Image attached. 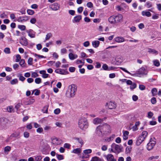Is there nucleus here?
I'll list each match as a JSON object with an SVG mask.
<instances>
[{"instance_id": "28", "label": "nucleus", "mask_w": 161, "mask_h": 161, "mask_svg": "<svg viewBox=\"0 0 161 161\" xmlns=\"http://www.w3.org/2000/svg\"><path fill=\"white\" fill-rule=\"evenodd\" d=\"M19 135L20 133L19 132H15L11 135L10 138L16 137L18 136Z\"/></svg>"}, {"instance_id": "41", "label": "nucleus", "mask_w": 161, "mask_h": 161, "mask_svg": "<svg viewBox=\"0 0 161 161\" xmlns=\"http://www.w3.org/2000/svg\"><path fill=\"white\" fill-rule=\"evenodd\" d=\"M4 52L7 54H9L10 53V49L8 47L5 48L4 50Z\"/></svg>"}, {"instance_id": "13", "label": "nucleus", "mask_w": 161, "mask_h": 161, "mask_svg": "<svg viewBox=\"0 0 161 161\" xmlns=\"http://www.w3.org/2000/svg\"><path fill=\"white\" fill-rule=\"evenodd\" d=\"M8 121V119L6 118L3 117L0 118V125L2 126L6 125Z\"/></svg>"}, {"instance_id": "9", "label": "nucleus", "mask_w": 161, "mask_h": 161, "mask_svg": "<svg viewBox=\"0 0 161 161\" xmlns=\"http://www.w3.org/2000/svg\"><path fill=\"white\" fill-rule=\"evenodd\" d=\"M103 121V119L99 118H96L92 120V123L95 125H98L101 123Z\"/></svg>"}, {"instance_id": "2", "label": "nucleus", "mask_w": 161, "mask_h": 161, "mask_svg": "<svg viewBox=\"0 0 161 161\" xmlns=\"http://www.w3.org/2000/svg\"><path fill=\"white\" fill-rule=\"evenodd\" d=\"M77 86L75 84H71L68 86L67 90L65 96L68 98L74 97L76 94L77 91Z\"/></svg>"}, {"instance_id": "35", "label": "nucleus", "mask_w": 161, "mask_h": 161, "mask_svg": "<svg viewBox=\"0 0 161 161\" xmlns=\"http://www.w3.org/2000/svg\"><path fill=\"white\" fill-rule=\"evenodd\" d=\"M27 12L28 14L30 15H32L35 13V12L34 10L30 9H27Z\"/></svg>"}, {"instance_id": "18", "label": "nucleus", "mask_w": 161, "mask_h": 161, "mask_svg": "<svg viewBox=\"0 0 161 161\" xmlns=\"http://www.w3.org/2000/svg\"><path fill=\"white\" fill-rule=\"evenodd\" d=\"M40 74H42V77L44 78H46L48 77L49 75L46 73V71L44 70H41L39 71Z\"/></svg>"}, {"instance_id": "31", "label": "nucleus", "mask_w": 161, "mask_h": 161, "mask_svg": "<svg viewBox=\"0 0 161 161\" xmlns=\"http://www.w3.org/2000/svg\"><path fill=\"white\" fill-rule=\"evenodd\" d=\"M52 36V35L51 33H47L45 37V41L48 40Z\"/></svg>"}, {"instance_id": "32", "label": "nucleus", "mask_w": 161, "mask_h": 161, "mask_svg": "<svg viewBox=\"0 0 161 161\" xmlns=\"http://www.w3.org/2000/svg\"><path fill=\"white\" fill-rule=\"evenodd\" d=\"M7 110L9 112H14L13 107L12 106L8 107L7 108Z\"/></svg>"}, {"instance_id": "45", "label": "nucleus", "mask_w": 161, "mask_h": 161, "mask_svg": "<svg viewBox=\"0 0 161 161\" xmlns=\"http://www.w3.org/2000/svg\"><path fill=\"white\" fill-rule=\"evenodd\" d=\"M92 152V150L91 149H88L84 150L83 151V153L85 154H87L88 153H90Z\"/></svg>"}, {"instance_id": "1", "label": "nucleus", "mask_w": 161, "mask_h": 161, "mask_svg": "<svg viewBox=\"0 0 161 161\" xmlns=\"http://www.w3.org/2000/svg\"><path fill=\"white\" fill-rule=\"evenodd\" d=\"M110 132V127L107 123H104L102 125H100L97 127L96 133L99 136L102 137L103 135L107 133Z\"/></svg>"}, {"instance_id": "8", "label": "nucleus", "mask_w": 161, "mask_h": 161, "mask_svg": "<svg viewBox=\"0 0 161 161\" xmlns=\"http://www.w3.org/2000/svg\"><path fill=\"white\" fill-rule=\"evenodd\" d=\"M28 35L31 38H34L36 37V32L32 29H29L26 31Z\"/></svg>"}, {"instance_id": "50", "label": "nucleus", "mask_w": 161, "mask_h": 161, "mask_svg": "<svg viewBox=\"0 0 161 161\" xmlns=\"http://www.w3.org/2000/svg\"><path fill=\"white\" fill-rule=\"evenodd\" d=\"M60 110L59 108H57L54 110V113L56 114H58L60 113Z\"/></svg>"}, {"instance_id": "58", "label": "nucleus", "mask_w": 161, "mask_h": 161, "mask_svg": "<svg viewBox=\"0 0 161 161\" xmlns=\"http://www.w3.org/2000/svg\"><path fill=\"white\" fill-rule=\"evenodd\" d=\"M21 103H18L15 107V108L17 110V111L18 110V109L20 108L21 106Z\"/></svg>"}, {"instance_id": "62", "label": "nucleus", "mask_w": 161, "mask_h": 161, "mask_svg": "<svg viewBox=\"0 0 161 161\" xmlns=\"http://www.w3.org/2000/svg\"><path fill=\"white\" fill-rule=\"evenodd\" d=\"M90 44L89 42L88 41L85 42L83 43V45L85 47H88Z\"/></svg>"}, {"instance_id": "19", "label": "nucleus", "mask_w": 161, "mask_h": 161, "mask_svg": "<svg viewBox=\"0 0 161 161\" xmlns=\"http://www.w3.org/2000/svg\"><path fill=\"white\" fill-rule=\"evenodd\" d=\"M69 57L70 59L74 60L77 58L78 56L76 54H74L72 53H70L69 54Z\"/></svg>"}, {"instance_id": "34", "label": "nucleus", "mask_w": 161, "mask_h": 161, "mask_svg": "<svg viewBox=\"0 0 161 161\" xmlns=\"http://www.w3.org/2000/svg\"><path fill=\"white\" fill-rule=\"evenodd\" d=\"M90 161H101V159L98 157L95 156L92 157Z\"/></svg>"}, {"instance_id": "61", "label": "nucleus", "mask_w": 161, "mask_h": 161, "mask_svg": "<svg viewBox=\"0 0 161 161\" xmlns=\"http://www.w3.org/2000/svg\"><path fill=\"white\" fill-rule=\"evenodd\" d=\"M83 8L82 7H79L77 9L78 12L79 13H81L83 10Z\"/></svg>"}, {"instance_id": "42", "label": "nucleus", "mask_w": 161, "mask_h": 161, "mask_svg": "<svg viewBox=\"0 0 161 161\" xmlns=\"http://www.w3.org/2000/svg\"><path fill=\"white\" fill-rule=\"evenodd\" d=\"M152 93L153 96L155 95L156 94L157 92V90L156 88H154L152 90Z\"/></svg>"}, {"instance_id": "21", "label": "nucleus", "mask_w": 161, "mask_h": 161, "mask_svg": "<svg viewBox=\"0 0 161 161\" xmlns=\"http://www.w3.org/2000/svg\"><path fill=\"white\" fill-rule=\"evenodd\" d=\"M142 14L143 16H146L149 17L151 16V14L150 12L146 11H142Z\"/></svg>"}, {"instance_id": "48", "label": "nucleus", "mask_w": 161, "mask_h": 161, "mask_svg": "<svg viewBox=\"0 0 161 161\" xmlns=\"http://www.w3.org/2000/svg\"><path fill=\"white\" fill-rule=\"evenodd\" d=\"M35 91V92L34 93V94L35 95H38L40 93V91L39 90H36L33 91L32 94H33Z\"/></svg>"}, {"instance_id": "55", "label": "nucleus", "mask_w": 161, "mask_h": 161, "mask_svg": "<svg viewBox=\"0 0 161 161\" xmlns=\"http://www.w3.org/2000/svg\"><path fill=\"white\" fill-rule=\"evenodd\" d=\"M151 102L153 104H155L156 103V100L155 97H152L151 100Z\"/></svg>"}, {"instance_id": "12", "label": "nucleus", "mask_w": 161, "mask_h": 161, "mask_svg": "<svg viewBox=\"0 0 161 161\" xmlns=\"http://www.w3.org/2000/svg\"><path fill=\"white\" fill-rule=\"evenodd\" d=\"M29 17L27 16H21L17 19L19 22H23L27 21L29 19Z\"/></svg>"}, {"instance_id": "37", "label": "nucleus", "mask_w": 161, "mask_h": 161, "mask_svg": "<svg viewBox=\"0 0 161 161\" xmlns=\"http://www.w3.org/2000/svg\"><path fill=\"white\" fill-rule=\"evenodd\" d=\"M57 158L59 160H62L64 159V157L63 155L57 154H56Z\"/></svg>"}, {"instance_id": "59", "label": "nucleus", "mask_w": 161, "mask_h": 161, "mask_svg": "<svg viewBox=\"0 0 161 161\" xmlns=\"http://www.w3.org/2000/svg\"><path fill=\"white\" fill-rule=\"evenodd\" d=\"M19 61V64L20 65L23 67V66H22L25 63V60L24 59H21Z\"/></svg>"}, {"instance_id": "23", "label": "nucleus", "mask_w": 161, "mask_h": 161, "mask_svg": "<svg viewBox=\"0 0 161 161\" xmlns=\"http://www.w3.org/2000/svg\"><path fill=\"white\" fill-rule=\"evenodd\" d=\"M81 151V149L80 148H77L74 149L71 152L72 153H75V154H79Z\"/></svg>"}, {"instance_id": "17", "label": "nucleus", "mask_w": 161, "mask_h": 161, "mask_svg": "<svg viewBox=\"0 0 161 161\" xmlns=\"http://www.w3.org/2000/svg\"><path fill=\"white\" fill-rule=\"evenodd\" d=\"M139 74L141 75H146L148 73L147 70H146L145 69L144 67H142L139 69Z\"/></svg>"}, {"instance_id": "33", "label": "nucleus", "mask_w": 161, "mask_h": 161, "mask_svg": "<svg viewBox=\"0 0 161 161\" xmlns=\"http://www.w3.org/2000/svg\"><path fill=\"white\" fill-rule=\"evenodd\" d=\"M153 62L154 65L158 67L160 65V63L158 60H155L153 61Z\"/></svg>"}, {"instance_id": "52", "label": "nucleus", "mask_w": 161, "mask_h": 161, "mask_svg": "<svg viewBox=\"0 0 161 161\" xmlns=\"http://www.w3.org/2000/svg\"><path fill=\"white\" fill-rule=\"evenodd\" d=\"M36 21V19L35 18H32L30 20V22L32 24H35Z\"/></svg>"}, {"instance_id": "29", "label": "nucleus", "mask_w": 161, "mask_h": 161, "mask_svg": "<svg viewBox=\"0 0 161 161\" xmlns=\"http://www.w3.org/2000/svg\"><path fill=\"white\" fill-rule=\"evenodd\" d=\"M18 81L17 79L15 78L10 81V84L12 85H15L18 83Z\"/></svg>"}, {"instance_id": "10", "label": "nucleus", "mask_w": 161, "mask_h": 161, "mask_svg": "<svg viewBox=\"0 0 161 161\" xmlns=\"http://www.w3.org/2000/svg\"><path fill=\"white\" fill-rule=\"evenodd\" d=\"M123 19V16L120 14H118L117 15L114 16L115 23L120 22Z\"/></svg>"}, {"instance_id": "20", "label": "nucleus", "mask_w": 161, "mask_h": 161, "mask_svg": "<svg viewBox=\"0 0 161 161\" xmlns=\"http://www.w3.org/2000/svg\"><path fill=\"white\" fill-rule=\"evenodd\" d=\"M104 156L106 158L107 161H110L114 158V156L110 154L107 155H104Z\"/></svg>"}, {"instance_id": "39", "label": "nucleus", "mask_w": 161, "mask_h": 161, "mask_svg": "<svg viewBox=\"0 0 161 161\" xmlns=\"http://www.w3.org/2000/svg\"><path fill=\"white\" fill-rule=\"evenodd\" d=\"M18 28L21 31H23L25 29L26 27L24 25H19L18 26Z\"/></svg>"}, {"instance_id": "30", "label": "nucleus", "mask_w": 161, "mask_h": 161, "mask_svg": "<svg viewBox=\"0 0 161 161\" xmlns=\"http://www.w3.org/2000/svg\"><path fill=\"white\" fill-rule=\"evenodd\" d=\"M75 139L77 140L78 142L80 144L81 147L84 144V142L83 140L81 138H75Z\"/></svg>"}, {"instance_id": "6", "label": "nucleus", "mask_w": 161, "mask_h": 161, "mask_svg": "<svg viewBox=\"0 0 161 161\" xmlns=\"http://www.w3.org/2000/svg\"><path fill=\"white\" fill-rule=\"evenodd\" d=\"M106 106L109 109H113L116 108V105L115 102L110 101L106 103Z\"/></svg>"}, {"instance_id": "5", "label": "nucleus", "mask_w": 161, "mask_h": 161, "mask_svg": "<svg viewBox=\"0 0 161 161\" xmlns=\"http://www.w3.org/2000/svg\"><path fill=\"white\" fill-rule=\"evenodd\" d=\"M156 143L155 139L151 138L148 143L147 144V148L148 150L152 149Z\"/></svg>"}, {"instance_id": "57", "label": "nucleus", "mask_w": 161, "mask_h": 161, "mask_svg": "<svg viewBox=\"0 0 161 161\" xmlns=\"http://www.w3.org/2000/svg\"><path fill=\"white\" fill-rule=\"evenodd\" d=\"M43 131V129L42 128L39 127L36 130V132L37 133H41Z\"/></svg>"}, {"instance_id": "46", "label": "nucleus", "mask_w": 161, "mask_h": 161, "mask_svg": "<svg viewBox=\"0 0 161 161\" xmlns=\"http://www.w3.org/2000/svg\"><path fill=\"white\" fill-rule=\"evenodd\" d=\"M39 75L36 72H32L31 73V77L33 78H36Z\"/></svg>"}, {"instance_id": "27", "label": "nucleus", "mask_w": 161, "mask_h": 161, "mask_svg": "<svg viewBox=\"0 0 161 161\" xmlns=\"http://www.w3.org/2000/svg\"><path fill=\"white\" fill-rule=\"evenodd\" d=\"M148 52L149 53L155 54L156 55L158 53V52L154 49H152L151 48H148Z\"/></svg>"}, {"instance_id": "63", "label": "nucleus", "mask_w": 161, "mask_h": 161, "mask_svg": "<svg viewBox=\"0 0 161 161\" xmlns=\"http://www.w3.org/2000/svg\"><path fill=\"white\" fill-rule=\"evenodd\" d=\"M115 136L114 135H113L109 137L107 139V140L108 141H112L113 140Z\"/></svg>"}, {"instance_id": "54", "label": "nucleus", "mask_w": 161, "mask_h": 161, "mask_svg": "<svg viewBox=\"0 0 161 161\" xmlns=\"http://www.w3.org/2000/svg\"><path fill=\"white\" fill-rule=\"evenodd\" d=\"M153 113L152 112L150 111L148 112L147 117L149 118H151L153 116Z\"/></svg>"}, {"instance_id": "25", "label": "nucleus", "mask_w": 161, "mask_h": 161, "mask_svg": "<svg viewBox=\"0 0 161 161\" xmlns=\"http://www.w3.org/2000/svg\"><path fill=\"white\" fill-rule=\"evenodd\" d=\"M108 21L111 24H114L115 23V21L114 19V16H112L109 17L108 18Z\"/></svg>"}, {"instance_id": "4", "label": "nucleus", "mask_w": 161, "mask_h": 161, "mask_svg": "<svg viewBox=\"0 0 161 161\" xmlns=\"http://www.w3.org/2000/svg\"><path fill=\"white\" fill-rule=\"evenodd\" d=\"M148 135V133L147 131H143L140 135L136 142V144L137 146L140 145L144 141Z\"/></svg>"}, {"instance_id": "56", "label": "nucleus", "mask_w": 161, "mask_h": 161, "mask_svg": "<svg viewBox=\"0 0 161 161\" xmlns=\"http://www.w3.org/2000/svg\"><path fill=\"white\" fill-rule=\"evenodd\" d=\"M145 5L148 8L151 7L152 6L151 3L150 2H147Z\"/></svg>"}, {"instance_id": "3", "label": "nucleus", "mask_w": 161, "mask_h": 161, "mask_svg": "<svg viewBox=\"0 0 161 161\" xmlns=\"http://www.w3.org/2000/svg\"><path fill=\"white\" fill-rule=\"evenodd\" d=\"M78 124L80 128L82 130L87 129L89 125L87 119L84 117L80 118Z\"/></svg>"}, {"instance_id": "14", "label": "nucleus", "mask_w": 161, "mask_h": 161, "mask_svg": "<svg viewBox=\"0 0 161 161\" xmlns=\"http://www.w3.org/2000/svg\"><path fill=\"white\" fill-rule=\"evenodd\" d=\"M59 5L57 3H55L51 6V8L53 10H57L59 8Z\"/></svg>"}, {"instance_id": "38", "label": "nucleus", "mask_w": 161, "mask_h": 161, "mask_svg": "<svg viewBox=\"0 0 161 161\" xmlns=\"http://www.w3.org/2000/svg\"><path fill=\"white\" fill-rule=\"evenodd\" d=\"M84 63V60H77L76 62V63L77 64H82L83 65Z\"/></svg>"}, {"instance_id": "11", "label": "nucleus", "mask_w": 161, "mask_h": 161, "mask_svg": "<svg viewBox=\"0 0 161 161\" xmlns=\"http://www.w3.org/2000/svg\"><path fill=\"white\" fill-rule=\"evenodd\" d=\"M55 72L57 73L64 75L67 74L68 73L67 70L62 69H56Z\"/></svg>"}, {"instance_id": "51", "label": "nucleus", "mask_w": 161, "mask_h": 161, "mask_svg": "<svg viewBox=\"0 0 161 161\" xmlns=\"http://www.w3.org/2000/svg\"><path fill=\"white\" fill-rule=\"evenodd\" d=\"M159 18V15L157 14H156L153 15L152 18L153 19H157Z\"/></svg>"}, {"instance_id": "47", "label": "nucleus", "mask_w": 161, "mask_h": 161, "mask_svg": "<svg viewBox=\"0 0 161 161\" xmlns=\"http://www.w3.org/2000/svg\"><path fill=\"white\" fill-rule=\"evenodd\" d=\"M21 57L20 56L19 54H17L16 55V59H15V61L17 62H18L19 61L21 60Z\"/></svg>"}, {"instance_id": "40", "label": "nucleus", "mask_w": 161, "mask_h": 161, "mask_svg": "<svg viewBox=\"0 0 161 161\" xmlns=\"http://www.w3.org/2000/svg\"><path fill=\"white\" fill-rule=\"evenodd\" d=\"M35 82L37 84H39L42 82L41 79L40 78H36L35 79Z\"/></svg>"}, {"instance_id": "53", "label": "nucleus", "mask_w": 161, "mask_h": 161, "mask_svg": "<svg viewBox=\"0 0 161 161\" xmlns=\"http://www.w3.org/2000/svg\"><path fill=\"white\" fill-rule=\"evenodd\" d=\"M19 80L21 81H24L25 79V78L21 75H20L19 76Z\"/></svg>"}, {"instance_id": "64", "label": "nucleus", "mask_w": 161, "mask_h": 161, "mask_svg": "<svg viewBox=\"0 0 161 161\" xmlns=\"http://www.w3.org/2000/svg\"><path fill=\"white\" fill-rule=\"evenodd\" d=\"M87 6L89 8H91L93 7V4L91 2H88L87 4Z\"/></svg>"}, {"instance_id": "7", "label": "nucleus", "mask_w": 161, "mask_h": 161, "mask_svg": "<svg viewBox=\"0 0 161 161\" xmlns=\"http://www.w3.org/2000/svg\"><path fill=\"white\" fill-rule=\"evenodd\" d=\"M112 151H113V149L114 148L117 152L119 153L121 151V149L120 146L118 145L115 143H113L111 145Z\"/></svg>"}, {"instance_id": "26", "label": "nucleus", "mask_w": 161, "mask_h": 161, "mask_svg": "<svg viewBox=\"0 0 161 161\" xmlns=\"http://www.w3.org/2000/svg\"><path fill=\"white\" fill-rule=\"evenodd\" d=\"M81 19V16L80 15L75 16L74 18V20L75 22H79Z\"/></svg>"}, {"instance_id": "36", "label": "nucleus", "mask_w": 161, "mask_h": 161, "mask_svg": "<svg viewBox=\"0 0 161 161\" xmlns=\"http://www.w3.org/2000/svg\"><path fill=\"white\" fill-rule=\"evenodd\" d=\"M11 150V147L9 146H7L4 148V152L5 153H8V152Z\"/></svg>"}, {"instance_id": "44", "label": "nucleus", "mask_w": 161, "mask_h": 161, "mask_svg": "<svg viewBox=\"0 0 161 161\" xmlns=\"http://www.w3.org/2000/svg\"><path fill=\"white\" fill-rule=\"evenodd\" d=\"M33 58H29L28 60V64L29 65L32 64Z\"/></svg>"}, {"instance_id": "43", "label": "nucleus", "mask_w": 161, "mask_h": 161, "mask_svg": "<svg viewBox=\"0 0 161 161\" xmlns=\"http://www.w3.org/2000/svg\"><path fill=\"white\" fill-rule=\"evenodd\" d=\"M42 158L41 156H36L35 158V161H40Z\"/></svg>"}, {"instance_id": "22", "label": "nucleus", "mask_w": 161, "mask_h": 161, "mask_svg": "<svg viewBox=\"0 0 161 161\" xmlns=\"http://www.w3.org/2000/svg\"><path fill=\"white\" fill-rule=\"evenodd\" d=\"M100 42L97 40L92 42V46L95 48L97 47L99 45Z\"/></svg>"}, {"instance_id": "24", "label": "nucleus", "mask_w": 161, "mask_h": 161, "mask_svg": "<svg viewBox=\"0 0 161 161\" xmlns=\"http://www.w3.org/2000/svg\"><path fill=\"white\" fill-rule=\"evenodd\" d=\"M129 132L128 131H125L123 132V139L126 140L128 138Z\"/></svg>"}, {"instance_id": "15", "label": "nucleus", "mask_w": 161, "mask_h": 161, "mask_svg": "<svg viewBox=\"0 0 161 161\" xmlns=\"http://www.w3.org/2000/svg\"><path fill=\"white\" fill-rule=\"evenodd\" d=\"M20 43L22 45L26 46L28 44L27 40L25 38H22L20 40Z\"/></svg>"}, {"instance_id": "16", "label": "nucleus", "mask_w": 161, "mask_h": 161, "mask_svg": "<svg viewBox=\"0 0 161 161\" xmlns=\"http://www.w3.org/2000/svg\"><path fill=\"white\" fill-rule=\"evenodd\" d=\"M114 41L118 43H121L125 41V39L123 37L118 36L114 39Z\"/></svg>"}, {"instance_id": "49", "label": "nucleus", "mask_w": 161, "mask_h": 161, "mask_svg": "<svg viewBox=\"0 0 161 161\" xmlns=\"http://www.w3.org/2000/svg\"><path fill=\"white\" fill-rule=\"evenodd\" d=\"M102 68L104 70H108V66L106 64H104L103 65Z\"/></svg>"}, {"instance_id": "60", "label": "nucleus", "mask_w": 161, "mask_h": 161, "mask_svg": "<svg viewBox=\"0 0 161 161\" xmlns=\"http://www.w3.org/2000/svg\"><path fill=\"white\" fill-rule=\"evenodd\" d=\"M136 83H132L130 86V88L132 89H134L136 87Z\"/></svg>"}]
</instances>
